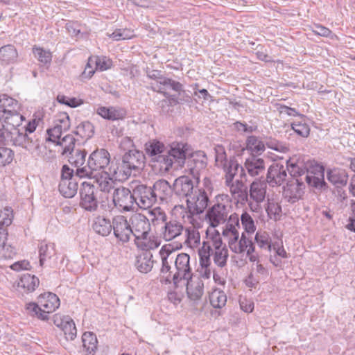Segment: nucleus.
<instances>
[{
	"label": "nucleus",
	"mask_w": 355,
	"mask_h": 355,
	"mask_svg": "<svg viewBox=\"0 0 355 355\" xmlns=\"http://www.w3.org/2000/svg\"><path fill=\"white\" fill-rule=\"evenodd\" d=\"M18 53L12 44L5 45L0 48V60L5 64H10L17 60Z\"/></svg>",
	"instance_id": "44"
},
{
	"label": "nucleus",
	"mask_w": 355,
	"mask_h": 355,
	"mask_svg": "<svg viewBox=\"0 0 355 355\" xmlns=\"http://www.w3.org/2000/svg\"><path fill=\"white\" fill-rule=\"evenodd\" d=\"M166 151L170 157L173 158V163L177 162L179 166H182L187 156H189L191 153L189 150V145L183 142H173L168 148L166 147Z\"/></svg>",
	"instance_id": "19"
},
{
	"label": "nucleus",
	"mask_w": 355,
	"mask_h": 355,
	"mask_svg": "<svg viewBox=\"0 0 355 355\" xmlns=\"http://www.w3.org/2000/svg\"><path fill=\"white\" fill-rule=\"evenodd\" d=\"M56 254L55 245L53 243H46L42 241L39 245L40 264L43 266L46 259L54 257Z\"/></svg>",
	"instance_id": "42"
},
{
	"label": "nucleus",
	"mask_w": 355,
	"mask_h": 355,
	"mask_svg": "<svg viewBox=\"0 0 355 355\" xmlns=\"http://www.w3.org/2000/svg\"><path fill=\"white\" fill-rule=\"evenodd\" d=\"M266 211L267 212L268 216L270 219L275 221L280 219L282 207L277 202L274 201L273 200H268Z\"/></svg>",
	"instance_id": "51"
},
{
	"label": "nucleus",
	"mask_w": 355,
	"mask_h": 355,
	"mask_svg": "<svg viewBox=\"0 0 355 355\" xmlns=\"http://www.w3.org/2000/svg\"><path fill=\"white\" fill-rule=\"evenodd\" d=\"M112 227L113 234L117 241L121 243L129 242L132 236L130 220L123 215H117L112 218Z\"/></svg>",
	"instance_id": "12"
},
{
	"label": "nucleus",
	"mask_w": 355,
	"mask_h": 355,
	"mask_svg": "<svg viewBox=\"0 0 355 355\" xmlns=\"http://www.w3.org/2000/svg\"><path fill=\"white\" fill-rule=\"evenodd\" d=\"M288 171L292 179H302L310 187L322 188L325 186L324 168L322 166L313 164L302 155H294L286 161Z\"/></svg>",
	"instance_id": "1"
},
{
	"label": "nucleus",
	"mask_w": 355,
	"mask_h": 355,
	"mask_svg": "<svg viewBox=\"0 0 355 355\" xmlns=\"http://www.w3.org/2000/svg\"><path fill=\"white\" fill-rule=\"evenodd\" d=\"M246 147L252 154L257 155H261L266 149L264 143L254 135L248 137Z\"/></svg>",
	"instance_id": "48"
},
{
	"label": "nucleus",
	"mask_w": 355,
	"mask_h": 355,
	"mask_svg": "<svg viewBox=\"0 0 355 355\" xmlns=\"http://www.w3.org/2000/svg\"><path fill=\"white\" fill-rule=\"evenodd\" d=\"M148 249H142L143 251L137 255L136 259L135 266L142 273L151 271L154 264L153 254Z\"/></svg>",
	"instance_id": "27"
},
{
	"label": "nucleus",
	"mask_w": 355,
	"mask_h": 355,
	"mask_svg": "<svg viewBox=\"0 0 355 355\" xmlns=\"http://www.w3.org/2000/svg\"><path fill=\"white\" fill-rule=\"evenodd\" d=\"M134 35L133 31L128 28H119L112 34L108 35L110 38L115 41L129 40L132 38Z\"/></svg>",
	"instance_id": "57"
},
{
	"label": "nucleus",
	"mask_w": 355,
	"mask_h": 355,
	"mask_svg": "<svg viewBox=\"0 0 355 355\" xmlns=\"http://www.w3.org/2000/svg\"><path fill=\"white\" fill-rule=\"evenodd\" d=\"M215 234L211 237L207 238V241H204L201 247H209V259L213 256L214 262L218 267L223 268L227 264L228 259V250L225 244L223 243L221 237L218 232L214 230Z\"/></svg>",
	"instance_id": "7"
},
{
	"label": "nucleus",
	"mask_w": 355,
	"mask_h": 355,
	"mask_svg": "<svg viewBox=\"0 0 355 355\" xmlns=\"http://www.w3.org/2000/svg\"><path fill=\"white\" fill-rule=\"evenodd\" d=\"M159 254L162 259L161 275L163 277H165L166 282L171 283L173 282L177 286L179 281L173 248L171 245H164L160 249Z\"/></svg>",
	"instance_id": "6"
},
{
	"label": "nucleus",
	"mask_w": 355,
	"mask_h": 355,
	"mask_svg": "<svg viewBox=\"0 0 355 355\" xmlns=\"http://www.w3.org/2000/svg\"><path fill=\"white\" fill-rule=\"evenodd\" d=\"M187 281V293L191 300H198L204 293V283L199 276L191 275Z\"/></svg>",
	"instance_id": "24"
},
{
	"label": "nucleus",
	"mask_w": 355,
	"mask_h": 355,
	"mask_svg": "<svg viewBox=\"0 0 355 355\" xmlns=\"http://www.w3.org/2000/svg\"><path fill=\"white\" fill-rule=\"evenodd\" d=\"M288 167L280 163L272 164L267 171L266 182L271 187L282 185L287 179Z\"/></svg>",
	"instance_id": "18"
},
{
	"label": "nucleus",
	"mask_w": 355,
	"mask_h": 355,
	"mask_svg": "<svg viewBox=\"0 0 355 355\" xmlns=\"http://www.w3.org/2000/svg\"><path fill=\"white\" fill-rule=\"evenodd\" d=\"M209 247H201L198 250V255L200 258V269L199 270L200 278L209 279L211 276V259H209Z\"/></svg>",
	"instance_id": "31"
},
{
	"label": "nucleus",
	"mask_w": 355,
	"mask_h": 355,
	"mask_svg": "<svg viewBox=\"0 0 355 355\" xmlns=\"http://www.w3.org/2000/svg\"><path fill=\"white\" fill-rule=\"evenodd\" d=\"M256 243L259 248L270 251L272 249L271 239L266 232H257L255 238Z\"/></svg>",
	"instance_id": "54"
},
{
	"label": "nucleus",
	"mask_w": 355,
	"mask_h": 355,
	"mask_svg": "<svg viewBox=\"0 0 355 355\" xmlns=\"http://www.w3.org/2000/svg\"><path fill=\"white\" fill-rule=\"evenodd\" d=\"M144 150L146 154L150 158V161H151L153 158H156L157 156L165 153L166 146L160 141L150 139L145 144Z\"/></svg>",
	"instance_id": "37"
},
{
	"label": "nucleus",
	"mask_w": 355,
	"mask_h": 355,
	"mask_svg": "<svg viewBox=\"0 0 355 355\" xmlns=\"http://www.w3.org/2000/svg\"><path fill=\"white\" fill-rule=\"evenodd\" d=\"M69 162L77 169L83 168L85 163L87 152L85 149L75 148L67 155Z\"/></svg>",
	"instance_id": "40"
},
{
	"label": "nucleus",
	"mask_w": 355,
	"mask_h": 355,
	"mask_svg": "<svg viewBox=\"0 0 355 355\" xmlns=\"http://www.w3.org/2000/svg\"><path fill=\"white\" fill-rule=\"evenodd\" d=\"M74 133L82 139L87 140L93 137L94 127L89 121H83L76 127Z\"/></svg>",
	"instance_id": "47"
},
{
	"label": "nucleus",
	"mask_w": 355,
	"mask_h": 355,
	"mask_svg": "<svg viewBox=\"0 0 355 355\" xmlns=\"http://www.w3.org/2000/svg\"><path fill=\"white\" fill-rule=\"evenodd\" d=\"M59 191L65 198H72L77 193L78 183L74 180H60L59 183Z\"/></svg>",
	"instance_id": "43"
},
{
	"label": "nucleus",
	"mask_w": 355,
	"mask_h": 355,
	"mask_svg": "<svg viewBox=\"0 0 355 355\" xmlns=\"http://www.w3.org/2000/svg\"><path fill=\"white\" fill-rule=\"evenodd\" d=\"M229 240V247L232 252L236 254H241L246 252V254H250V252H254V245L251 239L248 238L244 233L241 234V236L239 241Z\"/></svg>",
	"instance_id": "26"
},
{
	"label": "nucleus",
	"mask_w": 355,
	"mask_h": 355,
	"mask_svg": "<svg viewBox=\"0 0 355 355\" xmlns=\"http://www.w3.org/2000/svg\"><path fill=\"white\" fill-rule=\"evenodd\" d=\"M175 259L178 270H176L178 275L179 283L182 280L191 278L193 275L192 269L190 266V257L187 253H180L177 255L175 254Z\"/></svg>",
	"instance_id": "23"
},
{
	"label": "nucleus",
	"mask_w": 355,
	"mask_h": 355,
	"mask_svg": "<svg viewBox=\"0 0 355 355\" xmlns=\"http://www.w3.org/2000/svg\"><path fill=\"white\" fill-rule=\"evenodd\" d=\"M122 159L131 166L134 171L141 168L144 164L145 155L143 152L133 149L126 152L122 157Z\"/></svg>",
	"instance_id": "30"
},
{
	"label": "nucleus",
	"mask_w": 355,
	"mask_h": 355,
	"mask_svg": "<svg viewBox=\"0 0 355 355\" xmlns=\"http://www.w3.org/2000/svg\"><path fill=\"white\" fill-rule=\"evenodd\" d=\"M243 166L246 178L249 176L254 180L263 179L266 173V162L263 159L252 155L245 160Z\"/></svg>",
	"instance_id": "16"
},
{
	"label": "nucleus",
	"mask_w": 355,
	"mask_h": 355,
	"mask_svg": "<svg viewBox=\"0 0 355 355\" xmlns=\"http://www.w3.org/2000/svg\"><path fill=\"white\" fill-rule=\"evenodd\" d=\"M57 326L61 327L67 340H73L76 337L77 329L73 320L70 317H64Z\"/></svg>",
	"instance_id": "41"
},
{
	"label": "nucleus",
	"mask_w": 355,
	"mask_h": 355,
	"mask_svg": "<svg viewBox=\"0 0 355 355\" xmlns=\"http://www.w3.org/2000/svg\"><path fill=\"white\" fill-rule=\"evenodd\" d=\"M97 113L103 118L112 121L122 119L126 114L124 110L113 107H101L98 109Z\"/></svg>",
	"instance_id": "38"
},
{
	"label": "nucleus",
	"mask_w": 355,
	"mask_h": 355,
	"mask_svg": "<svg viewBox=\"0 0 355 355\" xmlns=\"http://www.w3.org/2000/svg\"><path fill=\"white\" fill-rule=\"evenodd\" d=\"M151 187L153 190L154 197H155V202L157 200L161 202L166 200L173 191V186L171 187L168 181L165 180L156 181Z\"/></svg>",
	"instance_id": "29"
},
{
	"label": "nucleus",
	"mask_w": 355,
	"mask_h": 355,
	"mask_svg": "<svg viewBox=\"0 0 355 355\" xmlns=\"http://www.w3.org/2000/svg\"><path fill=\"white\" fill-rule=\"evenodd\" d=\"M16 254V250L14 247L3 243L0 244V259H10Z\"/></svg>",
	"instance_id": "63"
},
{
	"label": "nucleus",
	"mask_w": 355,
	"mask_h": 355,
	"mask_svg": "<svg viewBox=\"0 0 355 355\" xmlns=\"http://www.w3.org/2000/svg\"><path fill=\"white\" fill-rule=\"evenodd\" d=\"M83 347L88 354L94 353L97 349L98 340L96 336L92 332H85L82 336Z\"/></svg>",
	"instance_id": "49"
},
{
	"label": "nucleus",
	"mask_w": 355,
	"mask_h": 355,
	"mask_svg": "<svg viewBox=\"0 0 355 355\" xmlns=\"http://www.w3.org/2000/svg\"><path fill=\"white\" fill-rule=\"evenodd\" d=\"M348 173L345 169L334 168L327 173V180L336 187L345 186L348 181Z\"/></svg>",
	"instance_id": "33"
},
{
	"label": "nucleus",
	"mask_w": 355,
	"mask_h": 355,
	"mask_svg": "<svg viewBox=\"0 0 355 355\" xmlns=\"http://www.w3.org/2000/svg\"><path fill=\"white\" fill-rule=\"evenodd\" d=\"M305 182L302 179H291L283 188V196L289 202L298 201L304 194Z\"/></svg>",
	"instance_id": "17"
},
{
	"label": "nucleus",
	"mask_w": 355,
	"mask_h": 355,
	"mask_svg": "<svg viewBox=\"0 0 355 355\" xmlns=\"http://www.w3.org/2000/svg\"><path fill=\"white\" fill-rule=\"evenodd\" d=\"M8 144H0V166L9 164L13 159V151L6 147Z\"/></svg>",
	"instance_id": "55"
},
{
	"label": "nucleus",
	"mask_w": 355,
	"mask_h": 355,
	"mask_svg": "<svg viewBox=\"0 0 355 355\" xmlns=\"http://www.w3.org/2000/svg\"><path fill=\"white\" fill-rule=\"evenodd\" d=\"M26 309L27 313L33 317H36L42 320H47L48 317L44 316L42 317L41 315L43 313L42 307L37 303L35 302H30L26 305Z\"/></svg>",
	"instance_id": "58"
},
{
	"label": "nucleus",
	"mask_w": 355,
	"mask_h": 355,
	"mask_svg": "<svg viewBox=\"0 0 355 355\" xmlns=\"http://www.w3.org/2000/svg\"><path fill=\"white\" fill-rule=\"evenodd\" d=\"M12 135L16 137L10 142V145L22 147L35 156L42 155L41 144L42 139L40 134L30 135L21 132L19 135H17L15 132Z\"/></svg>",
	"instance_id": "8"
},
{
	"label": "nucleus",
	"mask_w": 355,
	"mask_h": 355,
	"mask_svg": "<svg viewBox=\"0 0 355 355\" xmlns=\"http://www.w3.org/2000/svg\"><path fill=\"white\" fill-rule=\"evenodd\" d=\"M267 182L265 180L255 179L250 186L248 205L253 211L260 209V204L266 198Z\"/></svg>",
	"instance_id": "11"
},
{
	"label": "nucleus",
	"mask_w": 355,
	"mask_h": 355,
	"mask_svg": "<svg viewBox=\"0 0 355 355\" xmlns=\"http://www.w3.org/2000/svg\"><path fill=\"white\" fill-rule=\"evenodd\" d=\"M209 302L215 309H221L225 306L227 296L224 291L220 289H214L209 293Z\"/></svg>",
	"instance_id": "45"
},
{
	"label": "nucleus",
	"mask_w": 355,
	"mask_h": 355,
	"mask_svg": "<svg viewBox=\"0 0 355 355\" xmlns=\"http://www.w3.org/2000/svg\"><path fill=\"white\" fill-rule=\"evenodd\" d=\"M147 76L155 80L150 85L151 89L155 92H164V90H167L168 89H171L179 93L183 91V85L180 83L162 76L160 71H147Z\"/></svg>",
	"instance_id": "9"
},
{
	"label": "nucleus",
	"mask_w": 355,
	"mask_h": 355,
	"mask_svg": "<svg viewBox=\"0 0 355 355\" xmlns=\"http://www.w3.org/2000/svg\"><path fill=\"white\" fill-rule=\"evenodd\" d=\"M130 223L137 245L141 249L153 248V243L149 244L144 241L147 239L150 231L149 219L144 214L135 213L130 216ZM154 247H157V245L155 244Z\"/></svg>",
	"instance_id": "5"
},
{
	"label": "nucleus",
	"mask_w": 355,
	"mask_h": 355,
	"mask_svg": "<svg viewBox=\"0 0 355 355\" xmlns=\"http://www.w3.org/2000/svg\"><path fill=\"white\" fill-rule=\"evenodd\" d=\"M13 220V211L10 207L0 209V226L8 227L11 225Z\"/></svg>",
	"instance_id": "62"
},
{
	"label": "nucleus",
	"mask_w": 355,
	"mask_h": 355,
	"mask_svg": "<svg viewBox=\"0 0 355 355\" xmlns=\"http://www.w3.org/2000/svg\"><path fill=\"white\" fill-rule=\"evenodd\" d=\"M186 202L189 216H198L202 214L207 208L209 197L205 189H196Z\"/></svg>",
	"instance_id": "10"
},
{
	"label": "nucleus",
	"mask_w": 355,
	"mask_h": 355,
	"mask_svg": "<svg viewBox=\"0 0 355 355\" xmlns=\"http://www.w3.org/2000/svg\"><path fill=\"white\" fill-rule=\"evenodd\" d=\"M189 158L188 164L190 166V170L193 173L197 172L199 169L202 168L205 166L204 161L205 156L201 153L191 155Z\"/></svg>",
	"instance_id": "53"
},
{
	"label": "nucleus",
	"mask_w": 355,
	"mask_h": 355,
	"mask_svg": "<svg viewBox=\"0 0 355 355\" xmlns=\"http://www.w3.org/2000/svg\"><path fill=\"white\" fill-rule=\"evenodd\" d=\"M75 143L76 139L71 135H67L57 141V144L62 148L61 153L62 155H67V153L75 149Z\"/></svg>",
	"instance_id": "52"
},
{
	"label": "nucleus",
	"mask_w": 355,
	"mask_h": 355,
	"mask_svg": "<svg viewBox=\"0 0 355 355\" xmlns=\"http://www.w3.org/2000/svg\"><path fill=\"white\" fill-rule=\"evenodd\" d=\"M226 222L225 227L223 231V236L229 237V240L238 241L240 228L239 215L236 213L231 214Z\"/></svg>",
	"instance_id": "28"
},
{
	"label": "nucleus",
	"mask_w": 355,
	"mask_h": 355,
	"mask_svg": "<svg viewBox=\"0 0 355 355\" xmlns=\"http://www.w3.org/2000/svg\"><path fill=\"white\" fill-rule=\"evenodd\" d=\"M241 225L246 232L250 234L254 232L256 230V226L254 225V220L248 213L244 212L242 214L241 216Z\"/></svg>",
	"instance_id": "60"
},
{
	"label": "nucleus",
	"mask_w": 355,
	"mask_h": 355,
	"mask_svg": "<svg viewBox=\"0 0 355 355\" xmlns=\"http://www.w3.org/2000/svg\"><path fill=\"white\" fill-rule=\"evenodd\" d=\"M92 229L96 234L107 236L112 231V222L108 218L98 216L93 220Z\"/></svg>",
	"instance_id": "35"
},
{
	"label": "nucleus",
	"mask_w": 355,
	"mask_h": 355,
	"mask_svg": "<svg viewBox=\"0 0 355 355\" xmlns=\"http://www.w3.org/2000/svg\"><path fill=\"white\" fill-rule=\"evenodd\" d=\"M148 214L153 225L157 224L159 222L165 223L167 220L165 211L159 207L150 209Z\"/></svg>",
	"instance_id": "59"
},
{
	"label": "nucleus",
	"mask_w": 355,
	"mask_h": 355,
	"mask_svg": "<svg viewBox=\"0 0 355 355\" xmlns=\"http://www.w3.org/2000/svg\"><path fill=\"white\" fill-rule=\"evenodd\" d=\"M33 53L37 60L42 64H50L52 60V55L50 51L46 50L42 47L34 46L33 47Z\"/></svg>",
	"instance_id": "50"
},
{
	"label": "nucleus",
	"mask_w": 355,
	"mask_h": 355,
	"mask_svg": "<svg viewBox=\"0 0 355 355\" xmlns=\"http://www.w3.org/2000/svg\"><path fill=\"white\" fill-rule=\"evenodd\" d=\"M15 109H20V104L17 100L7 94H0V113Z\"/></svg>",
	"instance_id": "46"
},
{
	"label": "nucleus",
	"mask_w": 355,
	"mask_h": 355,
	"mask_svg": "<svg viewBox=\"0 0 355 355\" xmlns=\"http://www.w3.org/2000/svg\"><path fill=\"white\" fill-rule=\"evenodd\" d=\"M223 169L225 172V184L232 182L238 173H239L240 179L248 181V178H246V173H244L243 166L240 165L234 159H230L228 164Z\"/></svg>",
	"instance_id": "25"
},
{
	"label": "nucleus",
	"mask_w": 355,
	"mask_h": 355,
	"mask_svg": "<svg viewBox=\"0 0 355 355\" xmlns=\"http://www.w3.org/2000/svg\"><path fill=\"white\" fill-rule=\"evenodd\" d=\"M194 190L193 182L189 176H180L173 184V191L180 198L188 199Z\"/></svg>",
	"instance_id": "20"
},
{
	"label": "nucleus",
	"mask_w": 355,
	"mask_h": 355,
	"mask_svg": "<svg viewBox=\"0 0 355 355\" xmlns=\"http://www.w3.org/2000/svg\"><path fill=\"white\" fill-rule=\"evenodd\" d=\"M110 175L112 174L110 173L109 171L108 172L96 174V176L87 178L91 180H93V184L96 183L101 191L109 193L111 189L114 188V182Z\"/></svg>",
	"instance_id": "32"
},
{
	"label": "nucleus",
	"mask_w": 355,
	"mask_h": 355,
	"mask_svg": "<svg viewBox=\"0 0 355 355\" xmlns=\"http://www.w3.org/2000/svg\"><path fill=\"white\" fill-rule=\"evenodd\" d=\"M57 100L58 103L66 105L70 107H76L83 103V101L81 99L60 94L57 96Z\"/></svg>",
	"instance_id": "64"
},
{
	"label": "nucleus",
	"mask_w": 355,
	"mask_h": 355,
	"mask_svg": "<svg viewBox=\"0 0 355 355\" xmlns=\"http://www.w3.org/2000/svg\"><path fill=\"white\" fill-rule=\"evenodd\" d=\"M110 154L106 149H96L89 155L87 164L76 171V176L85 178L106 172L105 170L110 163Z\"/></svg>",
	"instance_id": "3"
},
{
	"label": "nucleus",
	"mask_w": 355,
	"mask_h": 355,
	"mask_svg": "<svg viewBox=\"0 0 355 355\" xmlns=\"http://www.w3.org/2000/svg\"><path fill=\"white\" fill-rule=\"evenodd\" d=\"M110 173L112 175L119 180H125L128 179L132 174V168L125 163V161L121 159V162L119 163L116 168L113 169L109 168Z\"/></svg>",
	"instance_id": "39"
},
{
	"label": "nucleus",
	"mask_w": 355,
	"mask_h": 355,
	"mask_svg": "<svg viewBox=\"0 0 355 355\" xmlns=\"http://www.w3.org/2000/svg\"><path fill=\"white\" fill-rule=\"evenodd\" d=\"M215 162L218 167L224 168L228 164L229 160L227 159L226 153L223 146L218 145L214 148Z\"/></svg>",
	"instance_id": "56"
},
{
	"label": "nucleus",
	"mask_w": 355,
	"mask_h": 355,
	"mask_svg": "<svg viewBox=\"0 0 355 355\" xmlns=\"http://www.w3.org/2000/svg\"><path fill=\"white\" fill-rule=\"evenodd\" d=\"M40 280L35 275L26 273L21 275L17 282V288L25 293H31L39 286Z\"/></svg>",
	"instance_id": "34"
},
{
	"label": "nucleus",
	"mask_w": 355,
	"mask_h": 355,
	"mask_svg": "<svg viewBox=\"0 0 355 355\" xmlns=\"http://www.w3.org/2000/svg\"><path fill=\"white\" fill-rule=\"evenodd\" d=\"M96 189L92 182H84L80 189L82 208L88 211H95L98 207V202L96 196Z\"/></svg>",
	"instance_id": "13"
},
{
	"label": "nucleus",
	"mask_w": 355,
	"mask_h": 355,
	"mask_svg": "<svg viewBox=\"0 0 355 355\" xmlns=\"http://www.w3.org/2000/svg\"><path fill=\"white\" fill-rule=\"evenodd\" d=\"M133 197L135 203L141 209H147L153 206L155 202V197L151 187L140 184L133 189Z\"/></svg>",
	"instance_id": "14"
},
{
	"label": "nucleus",
	"mask_w": 355,
	"mask_h": 355,
	"mask_svg": "<svg viewBox=\"0 0 355 355\" xmlns=\"http://www.w3.org/2000/svg\"><path fill=\"white\" fill-rule=\"evenodd\" d=\"M153 168H158L161 173L168 171L173 166V158L168 154L166 150L165 153L157 156L156 158H153L150 161Z\"/></svg>",
	"instance_id": "36"
},
{
	"label": "nucleus",
	"mask_w": 355,
	"mask_h": 355,
	"mask_svg": "<svg viewBox=\"0 0 355 355\" xmlns=\"http://www.w3.org/2000/svg\"><path fill=\"white\" fill-rule=\"evenodd\" d=\"M184 230L181 222L176 219H171L164 223L161 230V235L166 241H170L181 236Z\"/></svg>",
	"instance_id": "21"
},
{
	"label": "nucleus",
	"mask_w": 355,
	"mask_h": 355,
	"mask_svg": "<svg viewBox=\"0 0 355 355\" xmlns=\"http://www.w3.org/2000/svg\"><path fill=\"white\" fill-rule=\"evenodd\" d=\"M38 304L42 307L43 313L41 315L43 318L55 311L60 306V299L53 293H44L38 297Z\"/></svg>",
	"instance_id": "22"
},
{
	"label": "nucleus",
	"mask_w": 355,
	"mask_h": 355,
	"mask_svg": "<svg viewBox=\"0 0 355 355\" xmlns=\"http://www.w3.org/2000/svg\"><path fill=\"white\" fill-rule=\"evenodd\" d=\"M112 201L116 207L120 211H130L133 209L135 198L133 191L124 187L116 188L112 194Z\"/></svg>",
	"instance_id": "15"
},
{
	"label": "nucleus",
	"mask_w": 355,
	"mask_h": 355,
	"mask_svg": "<svg viewBox=\"0 0 355 355\" xmlns=\"http://www.w3.org/2000/svg\"><path fill=\"white\" fill-rule=\"evenodd\" d=\"M232 211L231 201L227 195L215 197L214 204L207 210L205 220L212 228L226 223Z\"/></svg>",
	"instance_id": "4"
},
{
	"label": "nucleus",
	"mask_w": 355,
	"mask_h": 355,
	"mask_svg": "<svg viewBox=\"0 0 355 355\" xmlns=\"http://www.w3.org/2000/svg\"><path fill=\"white\" fill-rule=\"evenodd\" d=\"M187 239L185 241L189 245L200 243V236L198 230L194 227H189L185 229Z\"/></svg>",
	"instance_id": "61"
},
{
	"label": "nucleus",
	"mask_w": 355,
	"mask_h": 355,
	"mask_svg": "<svg viewBox=\"0 0 355 355\" xmlns=\"http://www.w3.org/2000/svg\"><path fill=\"white\" fill-rule=\"evenodd\" d=\"M19 109L0 113V144L10 145L15 139V132L19 135L22 131L19 128L25 117L19 112Z\"/></svg>",
	"instance_id": "2"
}]
</instances>
